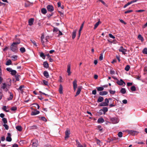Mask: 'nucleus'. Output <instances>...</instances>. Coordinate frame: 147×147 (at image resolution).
Here are the masks:
<instances>
[{
    "label": "nucleus",
    "instance_id": "f257e3e1",
    "mask_svg": "<svg viewBox=\"0 0 147 147\" xmlns=\"http://www.w3.org/2000/svg\"><path fill=\"white\" fill-rule=\"evenodd\" d=\"M20 43V40L19 39L18 41L13 42L10 46L11 50L14 52H17L18 51V45Z\"/></svg>",
    "mask_w": 147,
    "mask_h": 147
},
{
    "label": "nucleus",
    "instance_id": "f03ea898",
    "mask_svg": "<svg viewBox=\"0 0 147 147\" xmlns=\"http://www.w3.org/2000/svg\"><path fill=\"white\" fill-rule=\"evenodd\" d=\"M38 144V141L35 140H32L31 141L30 145H32L31 147H37Z\"/></svg>",
    "mask_w": 147,
    "mask_h": 147
},
{
    "label": "nucleus",
    "instance_id": "7ed1b4c3",
    "mask_svg": "<svg viewBox=\"0 0 147 147\" xmlns=\"http://www.w3.org/2000/svg\"><path fill=\"white\" fill-rule=\"evenodd\" d=\"M7 88V84L5 83H4L2 84L1 88V89H3L4 91L7 92L8 91V89Z\"/></svg>",
    "mask_w": 147,
    "mask_h": 147
},
{
    "label": "nucleus",
    "instance_id": "20e7f679",
    "mask_svg": "<svg viewBox=\"0 0 147 147\" xmlns=\"http://www.w3.org/2000/svg\"><path fill=\"white\" fill-rule=\"evenodd\" d=\"M110 120L111 121V122L113 123H114V124L117 123L119 121V120L116 117H111Z\"/></svg>",
    "mask_w": 147,
    "mask_h": 147
},
{
    "label": "nucleus",
    "instance_id": "39448f33",
    "mask_svg": "<svg viewBox=\"0 0 147 147\" xmlns=\"http://www.w3.org/2000/svg\"><path fill=\"white\" fill-rule=\"evenodd\" d=\"M47 8L48 11L51 12L53 11L54 9L53 6L50 5H47Z\"/></svg>",
    "mask_w": 147,
    "mask_h": 147
},
{
    "label": "nucleus",
    "instance_id": "423d86ee",
    "mask_svg": "<svg viewBox=\"0 0 147 147\" xmlns=\"http://www.w3.org/2000/svg\"><path fill=\"white\" fill-rule=\"evenodd\" d=\"M7 136L6 138V140L8 142H11L12 140V139L11 137V134L9 133H7Z\"/></svg>",
    "mask_w": 147,
    "mask_h": 147
},
{
    "label": "nucleus",
    "instance_id": "0eeeda50",
    "mask_svg": "<svg viewBox=\"0 0 147 147\" xmlns=\"http://www.w3.org/2000/svg\"><path fill=\"white\" fill-rule=\"evenodd\" d=\"M119 51L122 52L123 54H125V52L127 51V50L124 49L122 47H121L119 49Z\"/></svg>",
    "mask_w": 147,
    "mask_h": 147
},
{
    "label": "nucleus",
    "instance_id": "6e6552de",
    "mask_svg": "<svg viewBox=\"0 0 147 147\" xmlns=\"http://www.w3.org/2000/svg\"><path fill=\"white\" fill-rule=\"evenodd\" d=\"M73 86L74 89L75 91L77 87V81L76 80H75L73 82Z\"/></svg>",
    "mask_w": 147,
    "mask_h": 147
},
{
    "label": "nucleus",
    "instance_id": "1a4fd4ad",
    "mask_svg": "<svg viewBox=\"0 0 147 147\" xmlns=\"http://www.w3.org/2000/svg\"><path fill=\"white\" fill-rule=\"evenodd\" d=\"M70 134V131L69 130H66L65 132V140L67 139L69 137V135Z\"/></svg>",
    "mask_w": 147,
    "mask_h": 147
},
{
    "label": "nucleus",
    "instance_id": "9d476101",
    "mask_svg": "<svg viewBox=\"0 0 147 147\" xmlns=\"http://www.w3.org/2000/svg\"><path fill=\"white\" fill-rule=\"evenodd\" d=\"M108 111V108L107 107H103L102 109H100L99 111V112L100 113L101 111H102L103 112V114H105V113L107 112Z\"/></svg>",
    "mask_w": 147,
    "mask_h": 147
},
{
    "label": "nucleus",
    "instance_id": "9b49d317",
    "mask_svg": "<svg viewBox=\"0 0 147 147\" xmlns=\"http://www.w3.org/2000/svg\"><path fill=\"white\" fill-rule=\"evenodd\" d=\"M117 84L119 85L122 86L123 84H125V82L122 79H120V80H118L117 82Z\"/></svg>",
    "mask_w": 147,
    "mask_h": 147
},
{
    "label": "nucleus",
    "instance_id": "f8f14e48",
    "mask_svg": "<svg viewBox=\"0 0 147 147\" xmlns=\"http://www.w3.org/2000/svg\"><path fill=\"white\" fill-rule=\"evenodd\" d=\"M82 88V87L81 86H78L77 92L76 93V94L75 95L76 96L80 94Z\"/></svg>",
    "mask_w": 147,
    "mask_h": 147
},
{
    "label": "nucleus",
    "instance_id": "ddd939ff",
    "mask_svg": "<svg viewBox=\"0 0 147 147\" xmlns=\"http://www.w3.org/2000/svg\"><path fill=\"white\" fill-rule=\"evenodd\" d=\"M129 133L132 135H134L135 134H137L138 132L137 131H135L133 130H129L128 131Z\"/></svg>",
    "mask_w": 147,
    "mask_h": 147
},
{
    "label": "nucleus",
    "instance_id": "4468645a",
    "mask_svg": "<svg viewBox=\"0 0 147 147\" xmlns=\"http://www.w3.org/2000/svg\"><path fill=\"white\" fill-rule=\"evenodd\" d=\"M67 72L68 73V75L69 76L71 74V72L70 71L71 69V66L70 65L68 64L67 66Z\"/></svg>",
    "mask_w": 147,
    "mask_h": 147
},
{
    "label": "nucleus",
    "instance_id": "2eb2a0df",
    "mask_svg": "<svg viewBox=\"0 0 147 147\" xmlns=\"http://www.w3.org/2000/svg\"><path fill=\"white\" fill-rule=\"evenodd\" d=\"M44 38V35L42 34V36L40 38L41 42L42 43V45L44 46L45 47V44L44 41L43 39Z\"/></svg>",
    "mask_w": 147,
    "mask_h": 147
},
{
    "label": "nucleus",
    "instance_id": "dca6fc26",
    "mask_svg": "<svg viewBox=\"0 0 147 147\" xmlns=\"http://www.w3.org/2000/svg\"><path fill=\"white\" fill-rule=\"evenodd\" d=\"M34 21V19L33 18L30 19L28 20L29 25L31 26L33 25Z\"/></svg>",
    "mask_w": 147,
    "mask_h": 147
},
{
    "label": "nucleus",
    "instance_id": "f3484780",
    "mask_svg": "<svg viewBox=\"0 0 147 147\" xmlns=\"http://www.w3.org/2000/svg\"><path fill=\"white\" fill-rule=\"evenodd\" d=\"M40 113V112L36 110L32 112L31 115H35L38 114Z\"/></svg>",
    "mask_w": 147,
    "mask_h": 147
},
{
    "label": "nucleus",
    "instance_id": "a211bd4d",
    "mask_svg": "<svg viewBox=\"0 0 147 147\" xmlns=\"http://www.w3.org/2000/svg\"><path fill=\"white\" fill-rule=\"evenodd\" d=\"M63 88L62 85L61 84H60L59 90V92L60 94H62L63 93Z\"/></svg>",
    "mask_w": 147,
    "mask_h": 147
},
{
    "label": "nucleus",
    "instance_id": "6ab92c4d",
    "mask_svg": "<svg viewBox=\"0 0 147 147\" xmlns=\"http://www.w3.org/2000/svg\"><path fill=\"white\" fill-rule=\"evenodd\" d=\"M108 94V92L106 91H103L100 92L99 93V94L100 95L104 96L107 95Z\"/></svg>",
    "mask_w": 147,
    "mask_h": 147
},
{
    "label": "nucleus",
    "instance_id": "aec40b11",
    "mask_svg": "<svg viewBox=\"0 0 147 147\" xmlns=\"http://www.w3.org/2000/svg\"><path fill=\"white\" fill-rule=\"evenodd\" d=\"M104 100V98L100 96L98 97V99L97 100V102H102Z\"/></svg>",
    "mask_w": 147,
    "mask_h": 147
},
{
    "label": "nucleus",
    "instance_id": "412c9836",
    "mask_svg": "<svg viewBox=\"0 0 147 147\" xmlns=\"http://www.w3.org/2000/svg\"><path fill=\"white\" fill-rule=\"evenodd\" d=\"M101 23V22L99 20L96 23V24L94 25V29H95L98 26V25L99 24Z\"/></svg>",
    "mask_w": 147,
    "mask_h": 147
},
{
    "label": "nucleus",
    "instance_id": "4be33fe9",
    "mask_svg": "<svg viewBox=\"0 0 147 147\" xmlns=\"http://www.w3.org/2000/svg\"><path fill=\"white\" fill-rule=\"evenodd\" d=\"M9 93L10 94V96L9 97L7 98V100H12L13 97V94L11 92H9Z\"/></svg>",
    "mask_w": 147,
    "mask_h": 147
},
{
    "label": "nucleus",
    "instance_id": "5701e85b",
    "mask_svg": "<svg viewBox=\"0 0 147 147\" xmlns=\"http://www.w3.org/2000/svg\"><path fill=\"white\" fill-rule=\"evenodd\" d=\"M43 74L45 76L46 78H48L49 77V75L48 72L47 71H45L44 72Z\"/></svg>",
    "mask_w": 147,
    "mask_h": 147
},
{
    "label": "nucleus",
    "instance_id": "b1692460",
    "mask_svg": "<svg viewBox=\"0 0 147 147\" xmlns=\"http://www.w3.org/2000/svg\"><path fill=\"white\" fill-rule=\"evenodd\" d=\"M11 57L12 60L14 61H15L17 60L18 56L17 55H14L12 56Z\"/></svg>",
    "mask_w": 147,
    "mask_h": 147
},
{
    "label": "nucleus",
    "instance_id": "393cba45",
    "mask_svg": "<svg viewBox=\"0 0 147 147\" xmlns=\"http://www.w3.org/2000/svg\"><path fill=\"white\" fill-rule=\"evenodd\" d=\"M104 122V119L102 118H99L98 120V123H102Z\"/></svg>",
    "mask_w": 147,
    "mask_h": 147
},
{
    "label": "nucleus",
    "instance_id": "a878e982",
    "mask_svg": "<svg viewBox=\"0 0 147 147\" xmlns=\"http://www.w3.org/2000/svg\"><path fill=\"white\" fill-rule=\"evenodd\" d=\"M76 30H74L72 34V37L73 39H74L76 36Z\"/></svg>",
    "mask_w": 147,
    "mask_h": 147
},
{
    "label": "nucleus",
    "instance_id": "bb28decb",
    "mask_svg": "<svg viewBox=\"0 0 147 147\" xmlns=\"http://www.w3.org/2000/svg\"><path fill=\"white\" fill-rule=\"evenodd\" d=\"M108 105L109 104L106 103L104 102L101 103L99 105L100 106H108Z\"/></svg>",
    "mask_w": 147,
    "mask_h": 147
},
{
    "label": "nucleus",
    "instance_id": "cd10ccee",
    "mask_svg": "<svg viewBox=\"0 0 147 147\" xmlns=\"http://www.w3.org/2000/svg\"><path fill=\"white\" fill-rule=\"evenodd\" d=\"M20 51L21 53H23L26 51V49L24 47H22L20 48Z\"/></svg>",
    "mask_w": 147,
    "mask_h": 147
},
{
    "label": "nucleus",
    "instance_id": "c85d7f7f",
    "mask_svg": "<svg viewBox=\"0 0 147 147\" xmlns=\"http://www.w3.org/2000/svg\"><path fill=\"white\" fill-rule=\"evenodd\" d=\"M16 129L19 131H21L22 130V128L21 126H17L16 127Z\"/></svg>",
    "mask_w": 147,
    "mask_h": 147
},
{
    "label": "nucleus",
    "instance_id": "c756f323",
    "mask_svg": "<svg viewBox=\"0 0 147 147\" xmlns=\"http://www.w3.org/2000/svg\"><path fill=\"white\" fill-rule=\"evenodd\" d=\"M41 12L42 13L45 14L47 13V11L46 9L43 8L41 9Z\"/></svg>",
    "mask_w": 147,
    "mask_h": 147
},
{
    "label": "nucleus",
    "instance_id": "7c9ffc66",
    "mask_svg": "<svg viewBox=\"0 0 147 147\" xmlns=\"http://www.w3.org/2000/svg\"><path fill=\"white\" fill-rule=\"evenodd\" d=\"M43 65L45 67L47 68L49 67V64L46 61L43 63Z\"/></svg>",
    "mask_w": 147,
    "mask_h": 147
},
{
    "label": "nucleus",
    "instance_id": "2f4dec72",
    "mask_svg": "<svg viewBox=\"0 0 147 147\" xmlns=\"http://www.w3.org/2000/svg\"><path fill=\"white\" fill-rule=\"evenodd\" d=\"M96 89H97L98 91H102L104 90V88L102 87H96Z\"/></svg>",
    "mask_w": 147,
    "mask_h": 147
},
{
    "label": "nucleus",
    "instance_id": "473e14b6",
    "mask_svg": "<svg viewBox=\"0 0 147 147\" xmlns=\"http://www.w3.org/2000/svg\"><path fill=\"white\" fill-rule=\"evenodd\" d=\"M76 141L77 142L78 147H84L81 144L78 142V140H76Z\"/></svg>",
    "mask_w": 147,
    "mask_h": 147
},
{
    "label": "nucleus",
    "instance_id": "72a5a7b5",
    "mask_svg": "<svg viewBox=\"0 0 147 147\" xmlns=\"http://www.w3.org/2000/svg\"><path fill=\"white\" fill-rule=\"evenodd\" d=\"M11 60L9 59L8 60H7L6 63V65H9L11 64Z\"/></svg>",
    "mask_w": 147,
    "mask_h": 147
},
{
    "label": "nucleus",
    "instance_id": "f704fd0d",
    "mask_svg": "<svg viewBox=\"0 0 147 147\" xmlns=\"http://www.w3.org/2000/svg\"><path fill=\"white\" fill-rule=\"evenodd\" d=\"M121 93L124 94L126 92V91L125 88H122L120 90Z\"/></svg>",
    "mask_w": 147,
    "mask_h": 147
},
{
    "label": "nucleus",
    "instance_id": "c9c22d12",
    "mask_svg": "<svg viewBox=\"0 0 147 147\" xmlns=\"http://www.w3.org/2000/svg\"><path fill=\"white\" fill-rule=\"evenodd\" d=\"M39 119L42 120L44 121H47V120L44 117H39Z\"/></svg>",
    "mask_w": 147,
    "mask_h": 147
},
{
    "label": "nucleus",
    "instance_id": "e433bc0d",
    "mask_svg": "<svg viewBox=\"0 0 147 147\" xmlns=\"http://www.w3.org/2000/svg\"><path fill=\"white\" fill-rule=\"evenodd\" d=\"M138 38L139 40H141L142 41H143V37L140 34H139L138 35Z\"/></svg>",
    "mask_w": 147,
    "mask_h": 147
},
{
    "label": "nucleus",
    "instance_id": "4c0bfd02",
    "mask_svg": "<svg viewBox=\"0 0 147 147\" xmlns=\"http://www.w3.org/2000/svg\"><path fill=\"white\" fill-rule=\"evenodd\" d=\"M17 72L15 70H12L11 72V74L12 75H14L16 74Z\"/></svg>",
    "mask_w": 147,
    "mask_h": 147
},
{
    "label": "nucleus",
    "instance_id": "58836bf2",
    "mask_svg": "<svg viewBox=\"0 0 147 147\" xmlns=\"http://www.w3.org/2000/svg\"><path fill=\"white\" fill-rule=\"evenodd\" d=\"M24 87V86L23 85H21L20 86L18 90H20L22 92H23V90L22 89V88Z\"/></svg>",
    "mask_w": 147,
    "mask_h": 147
},
{
    "label": "nucleus",
    "instance_id": "ea45409f",
    "mask_svg": "<svg viewBox=\"0 0 147 147\" xmlns=\"http://www.w3.org/2000/svg\"><path fill=\"white\" fill-rule=\"evenodd\" d=\"M20 76L18 74H17V75H15V78H16V81H19L20 79H19V78Z\"/></svg>",
    "mask_w": 147,
    "mask_h": 147
},
{
    "label": "nucleus",
    "instance_id": "a19ab883",
    "mask_svg": "<svg viewBox=\"0 0 147 147\" xmlns=\"http://www.w3.org/2000/svg\"><path fill=\"white\" fill-rule=\"evenodd\" d=\"M96 142L97 144L99 146L101 145V142L98 139H96Z\"/></svg>",
    "mask_w": 147,
    "mask_h": 147
},
{
    "label": "nucleus",
    "instance_id": "79ce46f5",
    "mask_svg": "<svg viewBox=\"0 0 147 147\" xmlns=\"http://www.w3.org/2000/svg\"><path fill=\"white\" fill-rule=\"evenodd\" d=\"M30 5V3L28 1H26L25 3V6L26 7L29 6Z\"/></svg>",
    "mask_w": 147,
    "mask_h": 147
},
{
    "label": "nucleus",
    "instance_id": "37998d69",
    "mask_svg": "<svg viewBox=\"0 0 147 147\" xmlns=\"http://www.w3.org/2000/svg\"><path fill=\"white\" fill-rule=\"evenodd\" d=\"M142 53L144 54H147V48H145L142 51Z\"/></svg>",
    "mask_w": 147,
    "mask_h": 147
},
{
    "label": "nucleus",
    "instance_id": "c03bdc74",
    "mask_svg": "<svg viewBox=\"0 0 147 147\" xmlns=\"http://www.w3.org/2000/svg\"><path fill=\"white\" fill-rule=\"evenodd\" d=\"M129 69H130L129 65H127L126 66V67L125 68V69L126 71H128L129 70Z\"/></svg>",
    "mask_w": 147,
    "mask_h": 147
},
{
    "label": "nucleus",
    "instance_id": "a18cd8bd",
    "mask_svg": "<svg viewBox=\"0 0 147 147\" xmlns=\"http://www.w3.org/2000/svg\"><path fill=\"white\" fill-rule=\"evenodd\" d=\"M131 90L132 91H134L136 90V88L135 86H133L131 88Z\"/></svg>",
    "mask_w": 147,
    "mask_h": 147
},
{
    "label": "nucleus",
    "instance_id": "49530a36",
    "mask_svg": "<svg viewBox=\"0 0 147 147\" xmlns=\"http://www.w3.org/2000/svg\"><path fill=\"white\" fill-rule=\"evenodd\" d=\"M103 54L102 53H101L100 54V56L99 58L100 60L101 61L103 59Z\"/></svg>",
    "mask_w": 147,
    "mask_h": 147
},
{
    "label": "nucleus",
    "instance_id": "de8ad7c7",
    "mask_svg": "<svg viewBox=\"0 0 147 147\" xmlns=\"http://www.w3.org/2000/svg\"><path fill=\"white\" fill-rule=\"evenodd\" d=\"M2 120L4 123L6 124L7 123V121L6 118H2Z\"/></svg>",
    "mask_w": 147,
    "mask_h": 147
},
{
    "label": "nucleus",
    "instance_id": "09e8293b",
    "mask_svg": "<svg viewBox=\"0 0 147 147\" xmlns=\"http://www.w3.org/2000/svg\"><path fill=\"white\" fill-rule=\"evenodd\" d=\"M3 126L5 127V129L6 130H8L9 129V126L6 124H4L3 125Z\"/></svg>",
    "mask_w": 147,
    "mask_h": 147
},
{
    "label": "nucleus",
    "instance_id": "8fccbe9b",
    "mask_svg": "<svg viewBox=\"0 0 147 147\" xmlns=\"http://www.w3.org/2000/svg\"><path fill=\"white\" fill-rule=\"evenodd\" d=\"M123 133L121 131L119 132L118 134V136L120 138L122 137Z\"/></svg>",
    "mask_w": 147,
    "mask_h": 147
},
{
    "label": "nucleus",
    "instance_id": "3c124183",
    "mask_svg": "<svg viewBox=\"0 0 147 147\" xmlns=\"http://www.w3.org/2000/svg\"><path fill=\"white\" fill-rule=\"evenodd\" d=\"M84 22L82 23V24L81 25V26H80V29L79 30V31L80 32H81V30H82L83 28V26H84Z\"/></svg>",
    "mask_w": 147,
    "mask_h": 147
},
{
    "label": "nucleus",
    "instance_id": "603ef678",
    "mask_svg": "<svg viewBox=\"0 0 147 147\" xmlns=\"http://www.w3.org/2000/svg\"><path fill=\"white\" fill-rule=\"evenodd\" d=\"M6 109V107L5 106H4L3 107V110L4 111H5L6 112H7L9 111V110H7Z\"/></svg>",
    "mask_w": 147,
    "mask_h": 147
},
{
    "label": "nucleus",
    "instance_id": "864d4df0",
    "mask_svg": "<svg viewBox=\"0 0 147 147\" xmlns=\"http://www.w3.org/2000/svg\"><path fill=\"white\" fill-rule=\"evenodd\" d=\"M40 56L43 59H44L45 58V56L43 53H40Z\"/></svg>",
    "mask_w": 147,
    "mask_h": 147
},
{
    "label": "nucleus",
    "instance_id": "5fc2aeb1",
    "mask_svg": "<svg viewBox=\"0 0 147 147\" xmlns=\"http://www.w3.org/2000/svg\"><path fill=\"white\" fill-rule=\"evenodd\" d=\"M17 108L16 107H12L11 108V111H15L17 110Z\"/></svg>",
    "mask_w": 147,
    "mask_h": 147
},
{
    "label": "nucleus",
    "instance_id": "6e6d98bb",
    "mask_svg": "<svg viewBox=\"0 0 147 147\" xmlns=\"http://www.w3.org/2000/svg\"><path fill=\"white\" fill-rule=\"evenodd\" d=\"M98 128L100 131H102L103 129L102 128L101 126V125H99L98 126Z\"/></svg>",
    "mask_w": 147,
    "mask_h": 147
},
{
    "label": "nucleus",
    "instance_id": "4d7b16f0",
    "mask_svg": "<svg viewBox=\"0 0 147 147\" xmlns=\"http://www.w3.org/2000/svg\"><path fill=\"white\" fill-rule=\"evenodd\" d=\"M118 140V138L115 137L113 138L110 140L111 141H116Z\"/></svg>",
    "mask_w": 147,
    "mask_h": 147
},
{
    "label": "nucleus",
    "instance_id": "13d9d810",
    "mask_svg": "<svg viewBox=\"0 0 147 147\" xmlns=\"http://www.w3.org/2000/svg\"><path fill=\"white\" fill-rule=\"evenodd\" d=\"M109 92H110V93L111 94H114L115 92V91H113V90H109Z\"/></svg>",
    "mask_w": 147,
    "mask_h": 147
},
{
    "label": "nucleus",
    "instance_id": "bf43d9fd",
    "mask_svg": "<svg viewBox=\"0 0 147 147\" xmlns=\"http://www.w3.org/2000/svg\"><path fill=\"white\" fill-rule=\"evenodd\" d=\"M6 70L8 71L11 72V71H12V69L10 67H7L6 68Z\"/></svg>",
    "mask_w": 147,
    "mask_h": 147
},
{
    "label": "nucleus",
    "instance_id": "052dcab7",
    "mask_svg": "<svg viewBox=\"0 0 147 147\" xmlns=\"http://www.w3.org/2000/svg\"><path fill=\"white\" fill-rule=\"evenodd\" d=\"M34 105H35V107L36 108H37L38 109H39V108H40V106H39V105L36 104V103H35V104H34Z\"/></svg>",
    "mask_w": 147,
    "mask_h": 147
},
{
    "label": "nucleus",
    "instance_id": "680f3d73",
    "mask_svg": "<svg viewBox=\"0 0 147 147\" xmlns=\"http://www.w3.org/2000/svg\"><path fill=\"white\" fill-rule=\"evenodd\" d=\"M59 31L57 28H54L53 29V32H57Z\"/></svg>",
    "mask_w": 147,
    "mask_h": 147
},
{
    "label": "nucleus",
    "instance_id": "e2e57ef3",
    "mask_svg": "<svg viewBox=\"0 0 147 147\" xmlns=\"http://www.w3.org/2000/svg\"><path fill=\"white\" fill-rule=\"evenodd\" d=\"M110 73L112 75L114 74H115V72L114 70H111L110 71Z\"/></svg>",
    "mask_w": 147,
    "mask_h": 147
},
{
    "label": "nucleus",
    "instance_id": "0e129e2a",
    "mask_svg": "<svg viewBox=\"0 0 147 147\" xmlns=\"http://www.w3.org/2000/svg\"><path fill=\"white\" fill-rule=\"evenodd\" d=\"M96 93V89L93 90L92 91V94L94 95H95Z\"/></svg>",
    "mask_w": 147,
    "mask_h": 147
},
{
    "label": "nucleus",
    "instance_id": "69168bd1",
    "mask_svg": "<svg viewBox=\"0 0 147 147\" xmlns=\"http://www.w3.org/2000/svg\"><path fill=\"white\" fill-rule=\"evenodd\" d=\"M109 36L110 38H112L113 39H114L115 38V37L113 35H112L111 34H109Z\"/></svg>",
    "mask_w": 147,
    "mask_h": 147
},
{
    "label": "nucleus",
    "instance_id": "338daca9",
    "mask_svg": "<svg viewBox=\"0 0 147 147\" xmlns=\"http://www.w3.org/2000/svg\"><path fill=\"white\" fill-rule=\"evenodd\" d=\"M132 11V10H129L127 11H126L125 12V13H131Z\"/></svg>",
    "mask_w": 147,
    "mask_h": 147
},
{
    "label": "nucleus",
    "instance_id": "774afa93",
    "mask_svg": "<svg viewBox=\"0 0 147 147\" xmlns=\"http://www.w3.org/2000/svg\"><path fill=\"white\" fill-rule=\"evenodd\" d=\"M122 102L124 104H126L127 103V100L124 99L123 100Z\"/></svg>",
    "mask_w": 147,
    "mask_h": 147
}]
</instances>
